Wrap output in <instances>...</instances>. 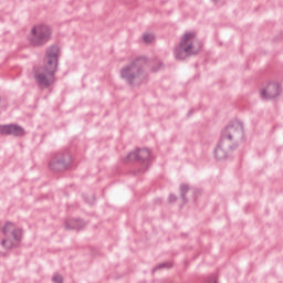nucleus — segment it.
I'll return each instance as SVG.
<instances>
[{"label": "nucleus", "mask_w": 283, "mask_h": 283, "mask_svg": "<svg viewBox=\"0 0 283 283\" xmlns=\"http://www.w3.org/2000/svg\"><path fill=\"white\" fill-rule=\"evenodd\" d=\"M72 165H74L72 154L67 150H63L53 154L49 160L48 167L53 174H63V171L72 169Z\"/></svg>", "instance_id": "6"}, {"label": "nucleus", "mask_w": 283, "mask_h": 283, "mask_svg": "<svg viewBox=\"0 0 283 283\" xmlns=\"http://www.w3.org/2000/svg\"><path fill=\"white\" fill-rule=\"evenodd\" d=\"M281 93L282 88L280 87V85L275 82H272L269 83L268 86L261 91V96L265 101H269L271 98L280 96Z\"/></svg>", "instance_id": "10"}, {"label": "nucleus", "mask_w": 283, "mask_h": 283, "mask_svg": "<svg viewBox=\"0 0 283 283\" xmlns=\"http://www.w3.org/2000/svg\"><path fill=\"white\" fill-rule=\"evenodd\" d=\"M85 227V222L81 219H70L65 221L66 229H73L74 231H81Z\"/></svg>", "instance_id": "11"}, {"label": "nucleus", "mask_w": 283, "mask_h": 283, "mask_svg": "<svg viewBox=\"0 0 283 283\" xmlns=\"http://www.w3.org/2000/svg\"><path fill=\"white\" fill-rule=\"evenodd\" d=\"M176 200H178V198L176 197V195H170L168 197V202H176Z\"/></svg>", "instance_id": "19"}, {"label": "nucleus", "mask_w": 283, "mask_h": 283, "mask_svg": "<svg viewBox=\"0 0 283 283\" xmlns=\"http://www.w3.org/2000/svg\"><path fill=\"white\" fill-rule=\"evenodd\" d=\"M54 283H63V276H61L60 274H55L52 277Z\"/></svg>", "instance_id": "17"}, {"label": "nucleus", "mask_w": 283, "mask_h": 283, "mask_svg": "<svg viewBox=\"0 0 283 283\" xmlns=\"http://www.w3.org/2000/svg\"><path fill=\"white\" fill-rule=\"evenodd\" d=\"M2 233L4 240L1 241V245L6 249H17L21 244V240H23V229L17 228L10 221L6 222L2 227Z\"/></svg>", "instance_id": "7"}, {"label": "nucleus", "mask_w": 283, "mask_h": 283, "mask_svg": "<svg viewBox=\"0 0 283 283\" xmlns=\"http://www.w3.org/2000/svg\"><path fill=\"white\" fill-rule=\"evenodd\" d=\"M189 189H190L189 185H187V184L180 185V198L184 202H187V198L185 196H187Z\"/></svg>", "instance_id": "12"}, {"label": "nucleus", "mask_w": 283, "mask_h": 283, "mask_svg": "<svg viewBox=\"0 0 283 283\" xmlns=\"http://www.w3.org/2000/svg\"><path fill=\"white\" fill-rule=\"evenodd\" d=\"M193 41H196V32H186L184 36H181L179 45L174 50L175 59L185 61L187 56L198 54L200 49L196 48Z\"/></svg>", "instance_id": "4"}, {"label": "nucleus", "mask_w": 283, "mask_h": 283, "mask_svg": "<svg viewBox=\"0 0 283 283\" xmlns=\"http://www.w3.org/2000/svg\"><path fill=\"white\" fill-rule=\"evenodd\" d=\"M206 283H218V281L216 280L214 275H211L206 280Z\"/></svg>", "instance_id": "18"}, {"label": "nucleus", "mask_w": 283, "mask_h": 283, "mask_svg": "<svg viewBox=\"0 0 283 283\" xmlns=\"http://www.w3.org/2000/svg\"><path fill=\"white\" fill-rule=\"evenodd\" d=\"M50 39H52V28L48 24L34 25L28 35V41L33 48H43Z\"/></svg>", "instance_id": "8"}, {"label": "nucleus", "mask_w": 283, "mask_h": 283, "mask_svg": "<svg viewBox=\"0 0 283 283\" xmlns=\"http://www.w3.org/2000/svg\"><path fill=\"white\" fill-rule=\"evenodd\" d=\"M244 137V126L235 120L231 122L221 130L220 139L214 148L213 156L216 160L223 161L229 158V153L238 149Z\"/></svg>", "instance_id": "1"}, {"label": "nucleus", "mask_w": 283, "mask_h": 283, "mask_svg": "<svg viewBox=\"0 0 283 283\" xmlns=\"http://www.w3.org/2000/svg\"><path fill=\"white\" fill-rule=\"evenodd\" d=\"M151 160V153L147 148L137 149L129 153L126 158L123 159L124 163H139L142 168L137 170H132L130 176H143L149 169V163Z\"/></svg>", "instance_id": "5"}, {"label": "nucleus", "mask_w": 283, "mask_h": 283, "mask_svg": "<svg viewBox=\"0 0 283 283\" xmlns=\"http://www.w3.org/2000/svg\"><path fill=\"white\" fill-rule=\"evenodd\" d=\"M163 67V62L158 61L156 64L151 66V72L156 73Z\"/></svg>", "instance_id": "16"}, {"label": "nucleus", "mask_w": 283, "mask_h": 283, "mask_svg": "<svg viewBox=\"0 0 283 283\" xmlns=\"http://www.w3.org/2000/svg\"><path fill=\"white\" fill-rule=\"evenodd\" d=\"M171 266H174V264L170 262L160 263L153 269V273H156V271H160L163 269H171Z\"/></svg>", "instance_id": "13"}, {"label": "nucleus", "mask_w": 283, "mask_h": 283, "mask_svg": "<svg viewBox=\"0 0 283 283\" xmlns=\"http://www.w3.org/2000/svg\"><path fill=\"white\" fill-rule=\"evenodd\" d=\"M147 63L146 57L143 56L133 60L120 69V78L125 81L126 85L132 87L143 85L147 81Z\"/></svg>", "instance_id": "3"}, {"label": "nucleus", "mask_w": 283, "mask_h": 283, "mask_svg": "<svg viewBox=\"0 0 283 283\" xmlns=\"http://www.w3.org/2000/svg\"><path fill=\"white\" fill-rule=\"evenodd\" d=\"M0 134L2 136H25V129L17 124L0 125Z\"/></svg>", "instance_id": "9"}, {"label": "nucleus", "mask_w": 283, "mask_h": 283, "mask_svg": "<svg viewBox=\"0 0 283 283\" xmlns=\"http://www.w3.org/2000/svg\"><path fill=\"white\" fill-rule=\"evenodd\" d=\"M144 43H151L154 41V34L151 33H144L143 34Z\"/></svg>", "instance_id": "15"}, {"label": "nucleus", "mask_w": 283, "mask_h": 283, "mask_svg": "<svg viewBox=\"0 0 283 283\" xmlns=\"http://www.w3.org/2000/svg\"><path fill=\"white\" fill-rule=\"evenodd\" d=\"M171 266H174V264L170 262L160 263L153 269V273H156V271H160L163 269H171Z\"/></svg>", "instance_id": "14"}, {"label": "nucleus", "mask_w": 283, "mask_h": 283, "mask_svg": "<svg viewBox=\"0 0 283 283\" xmlns=\"http://www.w3.org/2000/svg\"><path fill=\"white\" fill-rule=\"evenodd\" d=\"M59 65V46H51L46 50L44 65L35 69L34 81L39 90H48L54 85V74Z\"/></svg>", "instance_id": "2"}]
</instances>
